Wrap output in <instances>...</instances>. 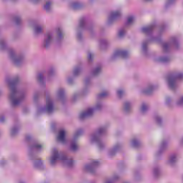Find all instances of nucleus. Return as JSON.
<instances>
[{
  "mask_svg": "<svg viewBox=\"0 0 183 183\" xmlns=\"http://www.w3.org/2000/svg\"><path fill=\"white\" fill-rule=\"evenodd\" d=\"M18 77L15 79H9L7 80V84L10 89V93L9 94V99L11 102L12 107H19L21 102L25 99V92L24 90L18 89L16 84H18Z\"/></svg>",
  "mask_w": 183,
  "mask_h": 183,
  "instance_id": "obj_1",
  "label": "nucleus"
},
{
  "mask_svg": "<svg viewBox=\"0 0 183 183\" xmlns=\"http://www.w3.org/2000/svg\"><path fill=\"white\" fill-rule=\"evenodd\" d=\"M62 38H64V33L62 32L61 28L56 29L55 33L54 31H49L44 35L42 46L43 48L48 49V48H49V46H51L54 42H59Z\"/></svg>",
  "mask_w": 183,
  "mask_h": 183,
  "instance_id": "obj_2",
  "label": "nucleus"
},
{
  "mask_svg": "<svg viewBox=\"0 0 183 183\" xmlns=\"http://www.w3.org/2000/svg\"><path fill=\"white\" fill-rule=\"evenodd\" d=\"M105 134H107V127L103 126L99 127L90 137L91 142L96 144L99 151H102L105 148V143L101 139V137Z\"/></svg>",
  "mask_w": 183,
  "mask_h": 183,
  "instance_id": "obj_3",
  "label": "nucleus"
},
{
  "mask_svg": "<svg viewBox=\"0 0 183 183\" xmlns=\"http://www.w3.org/2000/svg\"><path fill=\"white\" fill-rule=\"evenodd\" d=\"M183 74L181 71H174L167 77V85L169 89H177V79H182Z\"/></svg>",
  "mask_w": 183,
  "mask_h": 183,
  "instance_id": "obj_4",
  "label": "nucleus"
},
{
  "mask_svg": "<svg viewBox=\"0 0 183 183\" xmlns=\"http://www.w3.org/2000/svg\"><path fill=\"white\" fill-rule=\"evenodd\" d=\"M55 111V107L54 106V100L51 97H47L46 99V106L44 107H40L37 110V114H52Z\"/></svg>",
  "mask_w": 183,
  "mask_h": 183,
  "instance_id": "obj_5",
  "label": "nucleus"
},
{
  "mask_svg": "<svg viewBox=\"0 0 183 183\" xmlns=\"http://www.w3.org/2000/svg\"><path fill=\"white\" fill-rule=\"evenodd\" d=\"M51 161H72L64 152H59L58 149H54L51 152Z\"/></svg>",
  "mask_w": 183,
  "mask_h": 183,
  "instance_id": "obj_6",
  "label": "nucleus"
},
{
  "mask_svg": "<svg viewBox=\"0 0 183 183\" xmlns=\"http://www.w3.org/2000/svg\"><path fill=\"white\" fill-rule=\"evenodd\" d=\"M101 108H102V104L98 103L95 107L87 109L86 111L80 114V119H85V118H89V117H92L95 111H98L101 109Z\"/></svg>",
  "mask_w": 183,
  "mask_h": 183,
  "instance_id": "obj_7",
  "label": "nucleus"
},
{
  "mask_svg": "<svg viewBox=\"0 0 183 183\" xmlns=\"http://www.w3.org/2000/svg\"><path fill=\"white\" fill-rule=\"evenodd\" d=\"M9 56L13 64H14L16 66H19V65L24 62V59H25L24 55H17L14 50H10Z\"/></svg>",
  "mask_w": 183,
  "mask_h": 183,
  "instance_id": "obj_8",
  "label": "nucleus"
},
{
  "mask_svg": "<svg viewBox=\"0 0 183 183\" xmlns=\"http://www.w3.org/2000/svg\"><path fill=\"white\" fill-rule=\"evenodd\" d=\"M82 135V130H77L71 139V144H70V149L71 151H78V148H79V146L78 145V137H81Z\"/></svg>",
  "mask_w": 183,
  "mask_h": 183,
  "instance_id": "obj_9",
  "label": "nucleus"
},
{
  "mask_svg": "<svg viewBox=\"0 0 183 183\" xmlns=\"http://www.w3.org/2000/svg\"><path fill=\"white\" fill-rule=\"evenodd\" d=\"M170 46H174L175 49H178V48H179V43L178 42V39H177V38L172 37L169 43H162V49L165 51H168Z\"/></svg>",
  "mask_w": 183,
  "mask_h": 183,
  "instance_id": "obj_10",
  "label": "nucleus"
},
{
  "mask_svg": "<svg viewBox=\"0 0 183 183\" xmlns=\"http://www.w3.org/2000/svg\"><path fill=\"white\" fill-rule=\"evenodd\" d=\"M124 149V144L122 143H117L114 145V147L110 149L107 153V157L109 158H112L117 155V152H121Z\"/></svg>",
  "mask_w": 183,
  "mask_h": 183,
  "instance_id": "obj_11",
  "label": "nucleus"
},
{
  "mask_svg": "<svg viewBox=\"0 0 183 183\" xmlns=\"http://www.w3.org/2000/svg\"><path fill=\"white\" fill-rule=\"evenodd\" d=\"M53 75H55V69L50 68L48 72L42 71L39 73L37 74V80L39 82H40V84H44V81H45V76H53Z\"/></svg>",
  "mask_w": 183,
  "mask_h": 183,
  "instance_id": "obj_12",
  "label": "nucleus"
},
{
  "mask_svg": "<svg viewBox=\"0 0 183 183\" xmlns=\"http://www.w3.org/2000/svg\"><path fill=\"white\" fill-rule=\"evenodd\" d=\"M122 16V11L121 10L113 11L109 14L107 24L111 25L112 23L115 22L117 19H119V17Z\"/></svg>",
  "mask_w": 183,
  "mask_h": 183,
  "instance_id": "obj_13",
  "label": "nucleus"
},
{
  "mask_svg": "<svg viewBox=\"0 0 183 183\" xmlns=\"http://www.w3.org/2000/svg\"><path fill=\"white\" fill-rule=\"evenodd\" d=\"M129 56V52H128L127 50L123 49H119L116 50L114 53V54L112 56V59H115L117 58H128Z\"/></svg>",
  "mask_w": 183,
  "mask_h": 183,
  "instance_id": "obj_14",
  "label": "nucleus"
},
{
  "mask_svg": "<svg viewBox=\"0 0 183 183\" xmlns=\"http://www.w3.org/2000/svg\"><path fill=\"white\" fill-rule=\"evenodd\" d=\"M66 135V130L64 129H60L57 136V141L61 142V144H66V138L65 137Z\"/></svg>",
  "mask_w": 183,
  "mask_h": 183,
  "instance_id": "obj_15",
  "label": "nucleus"
},
{
  "mask_svg": "<svg viewBox=\"0 0 183 183\" xmlns=\"http://www.w3.org/2000/svg\"><path fill=\"white\" fill-rule=\"evenodd\" d=\"M81 29H88L90 32L92 31L90 27H86V19L85 18L80 19L78 31H81Z\"/></svg>",
  "mask_w": 183,
  "mask_h": 183,
  "instance_id": "obj_16",
  "label": "nucleus"
},
{
  "mask_svg": "<svg viewBox=\"0 0 183 183\" xmlns=\"http://www.w3.org/2000/svg\"><path fill=\"white\" fill-rule=\"evenodd\" d=\"M154 28H155L154 24H152L149 26H146L142 29V31L143 34H146L147 35H149V34H152V31H154Z\"/></svg>",
  "mask_w": 183,
  "mask_h": 183,
  "instance_id": "obj_17",
  "label": "nucleus"
},
{
  "mask_svg": "<svg viewBox=\"0 0 183 183\" xmlns=\"http://www.w3.org/2000/svg\"><path fill=\"white\" fill-rule=\"evenodd\" d=\"M44 25L41 24H36L34 26V32L35 35H39L40 34H42L44 32Z\"/></svg>",
  "mask_w": 183,
  "mask_h": 183,
  "instance_id": "obj_18",
  "label": "nucleus"
},
{
  "mask_svg": "<svg viewBox=\"0 0 183 183\" xmlns=\"http://www.w3.org/2000/svg\"><path fill=\"white\" fill-rule=\"evenodd\" d=\"M137 21V19L134 17V15H130L127 17L126 25L127 26H131L134 25Z\"/></svg>",
  "mask_w": 183,
  "mask_h": 183,
  "instance_id": "obj_19",
  "label": "nucleus"
},
{
  "mask_svg": "<svg viewBox=\"0 0 183 183\" xmlns=\"http://www.w3.org/2000/svg\"><path fill=\"white\" fill-rule=\"evenodd\" d=\"M56 98L59 101H64L65 99V92L64 89H59L56 93Z\"/></svg>",
  "mask_w": 183,
  "mask_h": 183,
  "instance_id": "obj_20",
  "label": "nucleus"
},
{
  "mask_svg": "<svg viewBox=\"0 0 183 183\" xmlns=\"http://www.w3.org/2000/svg\"><path fill=\"white\" fill-rule=\"evenodd\" d=\"M84 5H82L81 3H79V1H72L69 4V7L71 9H81Z\"/></svg>",
  "mask_w": 183,
  "mask_h": 183,
  "instance_id": "obj_21",
  "label": "nucleus"
},
{
  "mask_svg": "<svg viewBox=\"0 0 183 183\" xmlns=\"http://www.w3.org/2000/svg\"><path fill=\"white\" fill-rule=\"evenodd\" d=\"M171 61L169 57H156L154 59L155 62H159L160 64H167Z\"/></svg>",
  "mask_w": 183,
  "mask_h": 183,
  "instance_id": "obj_22",
  "label": "nucleus"
},
{
  "mask_svg": "<svg viewBox=\"0 0 183 183\" xmlns=\"http://www.w3.org/2000/svg\"><path fill=\"white\" fill-rule=\"evenodd\" d=\"M154 89H155V86L154 84H149L145 89H143L142 92L143 94H149Z\"/></svg>",
  "mask_w": 183,
  "mask_h": 183,
  "instance_id": "obj_23",
  "label": "nucleus"
},
{
  "mask_svg": "<svg viewBox=\"0 0 183 183\" xmlns=\"http://www.w3.org/2000/svg\"><path fill=\"white\" fill-rule=\"evenodd\" d=\"M141 145V141H139L138 139H133L131 141V146L133 147V148H139Z\"/></svg>",
  "mask_w": 183,
  "mask_h": 183,
  "instance_id": "obj_24",
  "label": "nucleus"
},
{
  "mask_svg": "<svg viewBox=\"0 0 183 183\" xmlns=\"http://www.w3.org/2000/svg\"><path fill=\"white\" fill-rule=\"evenodd\" d=\"M52 4H54V1L51 0L46 2V4L44 5V9L46 11V12H49L51 11V8H52Z\"/></svg>",
  "mask_w": 183,
  "mask_h": 183,
  "instance_id": "obj_25",
  "label": "nucleus"
},
{
  "mask_svg": "<svg viewBox=\"0 0 183 183\" xmlns=\"http://www.w3.org/2000/svg\"><path fill=\"white\" fill-rule=\"evenodd\" d=\"M131 108H132V105L131 104V102H126L124 104V112H129L131 111Z\"/></svg>",
  "mask_w": 183,
  "mask_h": 183,
  "instance_id": "obj_26",
  "label": "nucleus"
},
{
  "mask_svg": "<svg viewBox=\"0 0 183 183\" xmlns=\"http://www.w3.org/2000/svg\"><path fill=\"white\" fill-rule=\"evenodd\" d=\"M176 107H178L179 108L183 107V96L179 97L175 102Z\"/></svg>",
  "mask_w": 183,
  "mask_h": 183,
  "instance_id": "obj_27",
  "label": "nucleus"
},
{
  "mask_svg": "<svg viewBox=\"0 0 183 183\" xmlns=\"http://www.w3.org/2000/svg\"><path fill=\"white\" fill-rule=\"evenodd\" d=\"M101 69H102L101 66H99L96 67L92 71V75H93V76H97V75H99V74H101Z\"/></svg>",
  "mask_w": 183,
  "mask_h": 183,
  "instance_id": "obj_28",
  "label": "nucleus"
},
{
  "mask_svg": "<svg viewBox=\"0 0 183 183\" xmlns=\"http://www.w3.org/2000/svg\"><path fill=\"white\" fill-rule=\"evenodd\" d=\"M170 161H175L178 159H181V156L178 154H172L169 157Z\"/></svg>",
  "mask_w": 183,
  "mask_h": 183,
  "instance_id": "obj_29",
  "label": "nucleus"
},
{
  "mask_svg": "<svg viewBox=\"0 0 183 183\" xmlns=\"http://www.w3.org/2000/svg\"><path fill=\"white\" fill-rule=\"evenodd\" d=\"M108 45V41L106 39H102L99 41V46L102 49H104V48H107Z\"/></svg>",
  "mask_w": 183,
  "mask_h": 183,
  "instance_id": "obj_30",
  "label": "nucleus"
},
{
  "mask_svg": "<svg viewBox=\"0 0 183 183\" xmlns=\"http://www.w3.org/2000/svg\"><path fill=\"white\" fill-rule=\"evenodd\" d=\"M148 109H149L148 104H147L146 103L142 104L141 109H140L142 114H145L146 112H148Z\"/></svg>",
  "mask_w": 183,
  "mask_h": 183,
  "instance_id": "obj_31",
  "label": "nucleus"
},
{
  "mask_svg": "<svg viewBox=\"0 0 183 183\" xmlns=\"http://www.w3.org/2000/svg\"><path fill=\"white\" fill-rule=\"evenodd\" d=\"M31 148L32 149H35L36 151H41L42 148H44V146L38 143H35L34 144H33Z\"/></svg>",
  "mask_w": 183,
  "mask_h": 183,
  "instance_id": "obj_32",
  "label": "nucleus"
},
{
  "mask_svg": "<svg viewBox=\"0 0 183 183\" xmlns=\"http://www.w3.org/2000/svg\"><path fill=\"white\" fill-rule=\"evenodd\" d=\"M19 131V127H12L11 130V135L12 137H14V135H16L18 134Z\"/></svg>",
  "mask_w": 183,
  "mask_h": 183,
  "instance_id": "obj_33",
  "label": "nucleus"
},
{
  "mask_svg": "<svg viewBox=\"0 0 183 183\" xmlns=\"http://www.w3.org/2000/svg\"><path fill=\"white\" fill-rule=\"evenodd\" d=\"M168 147V142L167 141H162L160 145V149L161 151H164V149H166Z\"/></svg>",
  "mask_w": 183,
  "mask_h": 183,
  "instance_id": "obj_34",
  "label": "nucleus"
},
{
  "mask_svg": "<svg viewBox=\"0 0 183 183\" xmlns=\"http://www.w3.org/2000/svg\"><path fill=\"white\" fill-rule=\"evenodd\" d=\"M79 74H81V67L80 66L75 67L73 71V75L74 76H78Z\"/></svg>",
  "mask_w": 183,
  "mask_h": 183,
  "instance_id": "obj_35",
  "label": "nucleus"
},
{
  "mask_svg": "<svg viewBox=\"0 0 183 183\" xmlns=\"http://www.w3.org/2000/svg\"><path fill=\"white\" fill-rule=\"evenodd\" d=\"M108 95H109V92H103L101 94H99L98 95V98L99 99H102V98H106V97H108Z\"/></svg>",
  "mask_w": 183,
  "mask_h": 183,
  "instance_id": "obj_36",
  "label": "nucleus"
},
{
  "mask_svg": "<svg viewBox=\"0 0 183 183\" xmlns=\"http://www.w3.org/2000/svg\"><path fill=\"white\" fill-rule=\"evenodd\" d=\"M125 34H127V31L125 30V29H121L119 31V38H122V36H124L125 35Z\"/></svg>",
  "mask_w": 183,
  "mask_h": 183,
  "instance_id": "obj_37",
  "label": "nucleus"
},
{
  "mask_svg": "<svg viewBox=\"0 0 183 183\" xmlns=\"http://www.w3.org/2000/svg\"><path fill=\"white\" fill-rule=\"evenodd\" d=\"M5 48H6V43L5 42V40H1L0 49H5Z\"/></svg>",
  "mask_w": 183,
  "mask_h": 183,
  "instance_id": "obj_38",
  "label": "nucleus"
},
{
  "mask_svg": "<svg viewBox=\"0 0 183 183\" xmlns=\"http://www.w3.org/2000/svg\"><path fill=\"white\" fill-rule=\"evenodd\" d=\"M86 171H88L89 172H92L94 171V168L92 165H86L85 166Z\"/></svg>",
  "mask_w": 183,
  "mask_h": 183,
  "instance_id": "obj_39",
  "label": "nucleus"
},
{
  "mask_svg": "<svg viewBox=\"0 0 183 183\" xmlns=\"http://www.w3.org/2000/svg\"><path fill=\"white\" fill-rule=\"evenodd\" d=\"M148 46V41H144L142 44V51L144 54L147 53V46Z\"/></svg>",
  "mask_w": 183,
  "mask_h": 183,
  "instance_id": "obj_40",
  "label": "nucleus"
},
{
  "mask_svg": "<svg viewBox=\"0 0 183 183\" xmlns=\"http://www.w3.org/2000/svg\"><path fill=\"white\" fill-rule=\"evenodd\" d=\"M124 94H125V92L124 90L122 89L117 90V97H119V98H122Z\"/></svg>",
  "mask_w": 183,
  "mask_h": 183,
  "instance_id": "obj_41",
  "label": "nucleus"
},
{
  "mask_svg": "<svg viewBox=\"0 0 183 183\" xmlns=\"http://www.w3.org/2000/svg\"><path fill=\"white\" fill-rule=\"evenodd\" d=\"M154 119L156 121V122L159 124L161 125V122H162V119L161 118V117L159 116H156L154 117Z\"/></svg>",
  "mask_w": 183,
  "mask_h": 183,
  "instance_id": "obj_42",
  "label": "nucleus"
},
{
  "mask_svg": "<svg viewBox=\"0 0 183 183\" xmlns=\"http://www.w3.org/2000/svg\"><path fill=\"white\" fill-rule=\"evenodd\" d=\"M161 154H162V152L161 151H159L157 152V153L154 154V158L155 159H160L161 158Z\"/></svg>",
  "mask_w": 183,
  "mask_h": 183,
  "instance_id": "obj_43",
  "label": "nucleus"
},
{
  "mask_svg": "<svg viewBox=\"0 0 183 183\" xmlns=\"http://www.w3.org/2000/svg\"><path fill=\"white\" fill-rule=\"evenodd\" d=\"M88 61H92L94 59V54L89 52L87 54Z\"/></svg>",
  "mask_w": 183,
  "mask_h": 183,
  "instance_id": "obj_44",
  "label": "nucleus"
},
{
  "mask_svg": "<svg viewBox=\"0 0 183 183\" xmlns=\"http://www.w3.org/2000/svg\"><path fill=\"white\" fill-rule=\"evenodd\" d=\"M39 98V93H38V92L34 93V96H33L34 101H35V102L38 101Z\"/></svg>",
  "mask_w": 183,
  "mask_h": 183,
  "instance_id": "obj_45",
  "label": "nucleus"
},
{
  "mask_svg": "<svg viewBox=\"0 0 183 183\" xmlns=\"http://www.w3.org/2000/svg\"><path fill=\"white\" fill-rule=\"evenodd\" d=\"M14 22L16 25H19L21 24V17H15Z\"/></svg>",
  "mask_w": 183,
  "mask_h": 183,
  "instance_id": "obj_46",
  "label": "nucleus"
},
{
  "mask_svg": "<svg viewBox=\"0 0 183 183\" xmlns=\"http://www.w3.org/2000/svg\"><path fill=\"white\" fill-rule=\"evenodd\" d=\"M166 104L169 107L171 105V97L166 98Z\"/></svg>",
  "mask_w": 183,
  "mask_h": 183,
  "instance_id": "obj_47",
  "label": "nucleus"
},
{
  "mask_svg": "<svg viewBox=\"0 0 183 183\" xmlns=\"http://www.w3.org/2000/svg\"><path fill=\"white\" fill-rule=\"evenodd\" d=\"M0 122L2 124L5 122V117L4 115L0 116Z\"/></svg>",
  "mask_w": 183,
  "mask_h": 183,
  "instance_id": "obj_48",
  "label": "nucleus"
},
{
  "mask_svg": "<svg viewBox=\"0 0 183 183\" xmlns=\"http://www.w3.org/2000/svg\"><path fill=\"white\" fill-rule=\"evenodd\" d=\"M81 38H82V35L80 33H78L77 34V39L81 41Z\"/></svg>",
  "mask_w": 183,
  "mask_h": 183,
  "instance_id": "obj_49",
  "label": "nucleus"
},
{
  "mask_svg": "<svg viewBox=\"0 0 183 183\" xmlns=\"http://www.w3.org/2000/svg\"><path fill=\"white\" fill-rule=\"evenodd\" d=\"M151 41H161V38L152 39H151Z\"/></svg>",
  "mask_w": 183,
  "mask_h": 183,
  "instance_id": "obj_50",
  "label": "nucleus"
},
{
  "mask_svg": "<svg viewBox=\"0 0 183 183\" xmlns=\"http://www.w3.org/2000/svg\"><path fill=\"white\" fill-rule=\"evenodd\" d=\"M67 81L69 82V84H72V79L69 78V79H67Z\"/></svg>",
  "mask_w": 183,
  "mask_h": 183,
  "instance_id": "obj_51",
  "label": "nucleus"
},
{
  "mask_svg": "<svg viewBox=\"0 0 183 183\" xmlns=\"http://www.w3.org/2000/svg\"><path fill=\"white\" fill-rule=\"evenodd\" d=\"M84 83H85L86 84H89V79H86L84 80Z\"/></svg>",
  "mask_w": 183,
  "mask_h": 183,
  "instance_id": "obj_52",
  "label": "nucleus"
},
{
  "mask_svg": "<svg viewBox=\"0 0 183 183\" xmlns=\"http://www.w3.org/2000/svg\"><path fill=\"white\" fill-rule=\"evenodd\" d=\"M50 164L51 165H55V164H56V161H51Z\"/></svg>",
  "mask_w": 183,
  "mask_h": 183,
  "instance_id": "obj_53",
  "label": "nucleus"
},
{
  "mask_svg": "<svg viewBox=\"0 0 183 183\" xmlns=\"http://www.w3.org/2000/svg\"><path fill=\"white\" fill-rule=\"evenodd\" d=\"M26 139L29 141L31 139V136H26Z\"/></svg>",
  "mask_w": 183,
  "mask_h": 183,
  "instance_id": "obj_54",
  "label": "nucleus"
},
{
  "mask_svg": "<svg viewBox=\"0 0 183 183\" xmlns=\"http://www.w3.org/2000/svg\"><path fill=\"white\" fill-rule=\"evenodd\" d=\"M68 165H71V164H73L74 162H66Z\"/></svg>",
  "mask_w": 183,
  "mask_h": 183,
  "instance_id": "obj_55",
  "label": "nucleus"
},
{
  "mask_svg": "<svg viewBox=\"0 0 183 183\" xmlns=\"http://www.w3.org/2000/svg\"><path fill=\"white\" fill-rule=\"evenodd\" d=\"M76 97H77V94H74V95L73 96V99L75 100V99H76Z\"/></svg>",
  "mask_w": 183,
  "mask_h": 183,
  "instance_id": "obj_56",
  "label": "nucleus"
},
{
  "mask_svg": "<svg viewBox=\"0 0 183 183\" xmlns=\"http://www.w3.org/2000/svg\"><path fill=\"white\" fill-rule=\"evenodd\" d=\"M33 1H34V2H35L36 4L37 2H39V1H41V0H33Z\"/></svg>",
  "mask_w": 183,
  "mask_h": 183,
  "instance_id": "obj_57",
  "label": "nucleus"
},
{
  "mask_svg": "<svg viewBox=\"0 0 183 183\" xmlns=\"http://www.w3.org/2000/svg\"><path fill=\"white\" fill-rule=\"evenodd\" d=\"M172 2V0H169V3L171 4Z\"/></svg>",
  "mask_w": 183,
  "mask_h": 183,
  "instance_id": "obj_58",
  "label": "nucleus"
},
{
  "mask_svg": "<svg viewBox=\"0 0 183 183\" xmlns=\"http://www.w3.org/2000/svg\"><path fill=\"white\" fill-rule=\"evenodd\" d=\"M82 95H85V92H82Z\"/></svg>",
  "mask_w": 183,
  "mask_h": 183,
  "instance_id": "obj_59",
  "label": "nucleus"
},
{
  "mask_svg": "<svg viewBox=\"0 0 183 183\" xmlns=\"http://www.w3.org/2000/svg\"><path fill=\"white\" fill-rule=\"evenodd\" d=\"M146 1H151V0H146Z\"/></svg>",
  "mask_w": 183,
  "mask_h": 183,
  "instance_id": "obj_60",
  "label": "nucleus"
},
{
  "mask_svg": "<svg viewBox=\"0 0 183 183\" xmlns=\"http://www.w3.org/2000/svg\"><path fill=\"white\" fill-rule=\"evenodd\" d=\"M173 162H172V164Z\"/></svg>",
  "mask_w": 183,
  "mask_h": 183,
  "instance_id": "obj_61",
  "label": "nucleus"
}]
</instances>
